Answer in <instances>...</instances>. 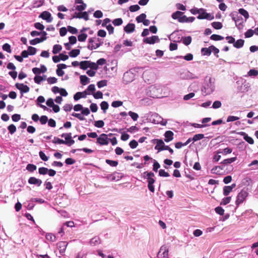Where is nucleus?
<instances>
[{
	"label": "nucleus",
	"mask_w": 258,
	"mask_h": 258,
	"mask_svg": "<svg viewBox=\"0 0 258 258\" xmlns=\"http://www.w3.org/2000/svg\"><path fill=\"white\" fill-rule=\"evenodd\" d=\"M201 52L203 55L209 56L211 54L210 47L209 48H203L201 50Z\"/></svg>",
	"instance_id": "30"
},
{
	"label": "nucleus",
	"mask_w": 258,
	"mask_h": 258,
	"mask_svg": "<svg viewBox=\"0 0 258 258\" xmlns=\"http://www.w3.org/2000/svg\"><path fill=\"white\" fill-rule=\"evenodd\" d=\"M211 39L214 41L221 40L224 39V37L221 35L217 34H213L210 37Z\"/></svg>",
	"instance_id": "32"
},
{
	"label": "nucleus",
	"mask_w": 258,
	"mask_h": 258,
	"mask_svg": "<svg viewBox=\"0 0 258 258\" xmlns=\"http://www.w3.org/2000/svg\"><path fill=\"white\" fill-rule=\"evenodd\" d=\"M67 245L68 243L66 241H60L57 243V246L60 253L62 254L65 252Z\"/></svg>",
	"instance_id": "10"
},
{
	"label": "nucleus",
	"mask_w": 258,
	"mask_h": 258,
	"mask_svg": "<svg viewBox=\"0 0 258 258\" xmlns=\"http://www.w3.org/2000/svg\"><path fill=\"white\" fill-rule=\"evenodd\" d=\"M174 133L171 131H167L164 134V141L166 142L171 141L173 139Z\"/></svg>",
	"instance_id": "12"
},
{
	"label": "nucleus",
	"mask_w": 258,
	"mask_h": 258,
	"mask_svg": "<svg viewBox=\"0 0 258 258\" xmlns=\"http://www.w3.org/2000/svg\"><path fill=\"white\" fill-rule=\"evenodd\" d=\"M36 168V166L32 164H28L26 167L27 170L31 172L35 170Z\"/></svg>",
	"instance_id": "41"
},
{
	"label": "nucleus",
	"mask_w": 258,
	"mask_h": 258,
	"mask_svg": "<svg viewBox=\"0 0 258 258\" xmlns=\"http://www.w3.org/2000/svg\"><path fill=\"white\" fill-rule=\"evenodd\" d=\"M159 176H162V177H168V176H169V174L168 172H166L163 169H160L159 171Z\"/></svg>",
	"instance_id": "59"
},
{
	"label": "nucleus",
	"mask_w": 258,
	"mask_h": 258,
	"mask_svg": "<svg viewBox=\"0 0 258 258\" xmlns=\"http://www.w3.org/2000/svg\"><path fill=\"white\" fill-rule=\"evenodd\" d=\"M87 34L86 33H82L78 35V40L80 42H84L87 38Z\"/></svg>",
	"instance_id": "42"
},
{
	"label": "nucleus",
	"mask_w": 258,
	"mask_h": 258,
	"mask_svg": "<svg viewBox=\"0 0 258 258\" xmlns=\"http://www.w3.org/2000/svg\"><path fill=\"white\" fill-rule=\"evenodd\" d=\"M48 169L46 167H40L38 169L39 173L42 175H45L47 173Z\"/></svg>",
	"instance_id": "49"
},
{
	"label": "nucleus",
	"mask_w": 258,
	"mask_h": 258,
	"mask_svg": "<svg viewBox=\"0 0 258 258\" xmlns=\"http://www.w3.org/2000/svg\"><path fill=\"white\" fill-rule=\"evenodd\" d=\"M212 26L215 29H220L222 28L223 25L221 22H214L212 23Z\"/></svg>",
	"instance_id": "35"
},
{
	"label": "nucleus",
	"mask_w": 258,
	"mask_h": 258,
	"mask_svg": "<svg viewBox=\"0 0 258 258\" xmlns=\"http://www.w3.org/2000/svg\"><path fill=\"white\" fill-rule=\"evenodd\" d=\"M97 142L100 145H107L109 143L108 135L105 134H101L97 138Z\"/></svg>",
	"instance_id": "4"
},
{
	"label": "nucleus",
	"mask_w": 258,
	"mask_h": 258,
	"mask_svg": "<svg viewBox=\"0 0 258 258\" xmlns=\"http://www.w3.org/2000/svg\"><path fill=\"white\" fill-rule=\"evenodd\" d=\"M204 138V135L202 134H196L195 135L193 138L192 141L194 142L197 141L198 140H201Z\"/></svg>",
	"instance_id": "43"
},
{
	"label": "nucleus",
	"mask_w": 258,
	"mask_h": 258,
	"mask_svg": "<svg viewBox=\"0 0 258 258\" xmlns=\"http://www.w3.org/2000/svg\"><path fill=\"white\" fill-rule=\"evenodd\" d=\"M183 14V12H181L180 11H176L172 14V18L175 20H178L179 18H180V17Z\"/></svg>",
	"instance_id": "33"
},
{
	"label": "nucleus",
	"mask_w": 258,
	"mask_h": 258,
	"mask_svg": "<svg viewBox=\"0 0 258 258\" xmlns=\"http://www.w3.org/2000/svg\"><path fill=\"white\" fill-rule=\"evenodd\" d=\"M53 143L54 144H65L66 142H64V140L62 139H60L58 138L54 137V140L52 141Z\"/></svg>",
	"instance_id": "47"
},
{
	"label": "nucleus",
	"mask_w": 258,
	"mask_h": 258,
	"mask_svg": "<svg viewBox=\"0 0 258 258\" xmlns=\"http://www.w3.org/2000/svg\"><path fill=\"white\" fill-rule=\"evenodd\" d=\"M28 51L29 55H34L36 52V49L32 46H29L28 48Z\"/></svg>",
	"instance_id": "58"
},
{
	"label": "nucleus",
	"mask_w": 258,
	"mask_h": 258,
	"mask_svg": "<svg viewBox=\"0 0 258 258\" xmlns=\"http://www.w3.org/2000/svg\"><path fill=\"white\" fill-rule=\"evenodd\" d=\"M64 142H66V143H65V145H67L70 146L75 143V141L72 139V134L71 133H66V140L64 141Z\"/></svg>",
	"instance_id": "13"
},
{
	"label": "nucleus",
	"mask_w": 258,
	"mask_h": 258,
	"mask_svg": "<svg viewBox=\"0 0 258 258\" xmlns=\"http://www.w3.org/2000/svg\"><path fill=\"white\" fill-rule=\"evenodd\" d=\"M83 94H86V91H84L83 92H78L76 93L74 96V100L77 101L81 98H85V95H83Z\"/></svg>",
	"instance_id": "19"
},
{
	"label": "nucleus",
	"mask_w": 258,
	"mask_h": 258,
	"mask_svg": "<svg viewBox=\"0 0 258 258\" xmlns=\"http://www.w3.org/2000/svg\"><path fill=\"white\" fill-rule=\"evenodd\" d=\"M236 157H232L224 160L221 163L224 164H228L234 162L236 160Z\"/></svg>",
	"instance_id": "31"
},
{
	"label": "nucleus",
	"mask_w": 258,
	"mask_h": 258,
	"mask_svg": "<svg viewBox=\"0 0 258 258\" xmlns=\"http://www.w3.org/2000/svg\"><path fill=\"white\" fill-rule=\"evenodd\" d=\"M248 196V192L244 190H242L237 195L236 200V205L238 207L240 204L242 203Z\"/></svg>",
	"instance_id": "3"
},
{
	"label": "nucleus",
	"mask_w": 258,
	"mask_h": 258,
	"mask_svg": "<svg viewBox=\"0 0 258 258\" xmlns=\"http://www.w3.org/2000/svg\"><path fill=\"white\" fill-rule=\"evenodd\" d=\"M39 156L40 158L44 161H46L48 160V157L46 156L45 153L42 151H40L39 153Z\"/></svg>",
	"instance_id": "60"
},
{
	"label": "nucleus",
	"mask_w": 258,
	"mask_h": 258,
	"mask_svg": "<svg viewBox=\"0 0 258 258\" xmlns=\"http://www.w3.org/2000/svg\"><path fill=\"white\" fill-rule=\"evenodd\" d=\"M105 162L107 164L112 167H116L118 164L117 161H113L109 159H106Z\"/></svg>",
	"instance_id": "36"
},
{
	"label": "nucleus",
	"mask_w": 258,
	"mask_h": 258,
	"mask_svg": "<svg viewBox=\"0 0 258 258\" xmlns=\"http://www.w3.org/2000/svg\"><path fill=\"white\" fill-rule=\"evenodd\" d=\"M34 27L37 29H38V30H43L45 27L43 25H42V24H41L40 23H39V22H37L36 23L34 24Z\"/></svg>",
	"instance_id": "61"
},
{
	"label": "nucleus",
	"mask_w": 258,
	"mask_h": 258,
	"mask_svg": "<svg viewBox=\"0 0 258 258\" xmlns=\"http://www.w3.org/2000/svg\"><path fill=\"white\" fill-rule=\"evenodd\" d=\"M254 31L252 29H249L244 33V35L246 38H249L252 37Z\"/></svg>",
	"instance_id": "54"
},
{
	"label": "nucleus",
	"mask_w": 258,
	"mask_h": 258,
	"mask_svg": "<svg viewBox=\"0 0 258 258\" xmlns=\"http://www.w3.org/2000/svg\"><path fill=\"white\" fill-rule=\"evenodd\" d=\"M43 20H46L47 22H50L52 21L51 16L49 12L47 11L43 12L40 15Z\"/></svg>",
	"instance_id": "11"
},
{
	"label": "nucleus",
	"mask_w": 258,
	"mask_h": 258,
	"mask_svg": "<svg viewBox=\"0 0 258 258\" xmlns=\"http://www.w3.org/2000/svg\"><path fill=\"white\" fill-rule=\"evenodd\" d=\"M135 29V25L133 23H129L124 28V30L127 33L133 32Z\"/></svg>",
	"instance_id": "15"
},
{
	"label": "nucleus",
	"mask_w": 258,
	"mask_h": 258,
	"mask_svg": "<svg viewBox=\"0 0 258 258\" xmlns=\"http://www.w3.org/2000/svg\"><path fill=\"white\" fill-rule=\"evenodd\" d=\"M93 95L95 99H101L103 98V94L100 91H98L96 93H93Z\"/></svg>",
	"instance_id": "55"
},
{
	"label": "nucleus",
	"mask_w": 258,
	"mask_h": 258,
	"mask_svg": "<svg viewBox=\"0 0 258 258\" xmlns=\"http://www.w3.org/2000/svg\"><path fill=\"white\" fill-rule=\"evenodd\" d=\"M43 80V78L40 76H36L34 78L35 83L37 84H40Z\"/></svg>",
	"instance_id": "63"
},
{
	"label": "nucleus",
	"mask_w": 258,
	"mask_h": 258,
	"mask_svg": "<svg viewBox=\"0 0 258 258\" xmlns=\"http://www.w3.org/2000/svg\"><path fill=\"white\" fill-rule=\"evenodd\" d=\"M104 125V122L103 120H100L96 121L94 123V125L97 127H102Z\"/></svg>",
	"instance_id": "56"
},
{
	"label": "nucleus",
	"mask_w": 258,
	"mask_h": 258,
	"mask_svg": "<svg viewBox=\"0 0 258 258\" xmlns=\"http://www.w3.org/2000/svg\"><path fill=\"white\" fill-rule=\"evenodd\" d=\"M107 80H103L100 81L97 83V86L98 88H102V87L107 86Z\"/></svg>",
	"instance_id": "48"
},
{
	"label": "nucleus",
	"mask_w": 258,
	"mask_h": 258,
	"mask_svg": "<svg viewBox=\"0 0 258 258\" xmlns=\"http://www.w3.org/2000/svg\"><path fill=\"white\" fill-rule=\"evenodd\" d=\"M231 200V197H228L222 199L221 205H226L230 202Z\"/></svg>",
	"instance_id": "51"
},
{
	"label": "nucleus",
	"mask_w": 258,
	"mask_h": 258,
	"mask_svg": "<svg viewBox=\"0 0 258 258\" xmlns=\"http://www.w3.org/2000/svg\"><path fill=\"white\" fill-rule=\"evenodd\" d=\"M128 115L132 117V118L134 121H136L139 118V115L137 113L132 112L131 111L128 112Z\"/></svg>",
	"instance_id": "46"
},
{
	"label": "nucleus",
	"mask_w": 258,
	"mask_h": 258,
	"mask_svg": "<svg viewBox=\"0 0 258 258\" xmlns=\"http://www.w3.org/2000/svg\"><path fill=\"white\" fill-rule=\"evenodd\" d=\"M42 68L44 69V70H40V68H34L32 69V72L35 75H39L41 73H45L46 72L47 69L44 65H42Z\"/></svg>",
	"instance_id": "18"
},
{
	"label": "nucleus",
	"mask_w": 258,
	"mask_h": 258,
	"mask_svg": "<svg viewBox=\"0 0 258 258\" xmlns=\"http://www.w3.org/2000/svg\"><path fill=\"white\" fill-rule=\"evenodd\" d=\"M223 170V168L221 167L220 166H215L212 169V172L214 174H219L220 171Z\"/></svg>",
	"instance_id": "28"
},
{
	"label": "nucleus",
	"mask_w": 258,
	"mask_h": 258,
	"mask_svg": "<svg viewBox=\"0 0 258 258\" xmlns=\"http://www.w3.org/2000/svg\"><path fill=\"white\" fill-rule=\"evenodd\" d=\"M73 18H77L79 19L83 18L86 21L89 20V16L87 12H80L78 13L76 16H74Z\"/></svg>",
	"instance_id": "16"
},
{
	"label": "nucleus",
	"mask_w": 258,
	"mask_h": 258,
	"mask_svg": "<svg viewBox=\"0 0 258 258\" xmlns=\"http://www.w3.org/2000/svg\"><path fill=\"white\" fill-rule=\"evenodd\" d=\"M62 47L60 45L55 44L53 46L52 52L53 54H57L60 51Z\"/></svg>",
	"instance_id": "26"
},
{
	"label": "nucleus",
	"mask_w": 258,
	"mask_h": 258,
	"mask_svg": "<svg viewBox=\"0 0 258 258\" xmlns=\"http://www.w3.org/2000/svg\"><path fill=\"white\" fill-rule=\"evenodd\" d=\"M15 86L22 93H27L30 90V88L27 85H24V84L16 83Z\"/></svg>",
	"instance_id": "9"
},
{
	"label": "nucleus",
	"mask_w": 258,
	"mask_h": 258,
	"mask_svg": "<svg viewBox=\"0 0 258 258\" xmlns=\"http://www.w3.org/2000/svg\"><path fill=\"white\" fill-rule=\"evenodd\" d=\"M232 152V150L229 148H226L223 150L222 151H218L217 153H222L223 155H227L228 154H230Z\"/></svg>",
	"instance_id": "37"
},
{
	"label": "nucleus",
	"mask_w": 258,
	"mask_h": 258,
	"mask_svg": "<svg viewBox=\"0 0 258 258\" xmlns=\"http://www.w3.org/2000/svg\"><path fill=\"white\" fill-rule=\"evenodd\" d=\"M144 174L146 175L148 179V187L149 189L152 192H154L155 189L153 184L155 182V180L153 178L154 176V173L152 172L145 171L144 172Z\"/></svg>",
	"instance_id": "1"
},
{
	"label": "nucleus",
	"mask_w": 258,
	"mask_h": 258,
	"mask_svg": "<svg viewBox=\"0 0 258 258\" xmlns=\"http://www.w3.org/2000/svg\"><path fill=\"white\" fill-rule=\"evenodd\" d=\"M146 18V14L144 13H142L136 18V21H137L138 23H141L144 21Z\"/></svg>",
	"instance_id": "34"
},
{
	"label": "nucleus",
	"mask_w": 258,
	"mask_h": 258,
	"mask_svg": "<svg viewBox=\"0 0 258 258\" xmlns=\"http://www.w3.org/2000/svg\"><path fill=\"white\" fill-rule=\"evenodd\" d=\"M168 255V248L167 246L163 245L160 247V250L158 253L157 256L162 257H165Z\"/></svg>",
	"instance_id": "8"
},
{
	"label": "nucleus",
	"mask_w": 258,
	"mask_h": 258,
	"mask_svg": "<svg viewBox=\"0 0 258 258\" xmlns=\"http://www.w3.org/2000/svg\"><path fill=\"white\" fill-rule=\"evenodd\" d=\"M90 243L92 245H98L101 243V240L99 237L95 236L91 239Z\"/></svg>",
	"instance_id": "22"
},
{
	"label": "nucleus",
	"mask_w": 258,
	"mask_h": 258,
	"mask_svg": "<svg viewBox=\"0 0 258 258\" xmlns=\"http://www.w3.org/2000/svg\"><path fill=\"white\" fill-rule=\"evenodd\" d=\"M99 38H90L89 39V44L88 46V49L92 50L100 47L102 43L99 42Z\"/></svg>",
	"instance_id": "2"
},
{
	"label": "nucleus",
	"mask_w": 258,
	"mask_h": 258,
	"mask_svg": "<svg viewBox=\"0 0 258 258\" xmlns=\"http://www.w3.org/2000/svg\"><path fill=\"white\" fill-rule=\"evenodd\" d=\"M140 7L138 5H132L130 7L129 10L132 12H134L140 10Z\"/></svg>",
	"instance_id": "53"
},
{
	"label": "nucleus",
	"mask_w": 258,
	"mask_h": 258,
	"mask_svg": "<svg viewBox=\"0 0 258 258\" xmlns=\"http://www.w3.org/2000/svg\"><path fill=\"white\" fill-rule=\"evenodd\" d=\"M232 190V187L230 186H225L223 188V195L225 196H227Z\"/></svg>",
	"instance_id": "25"
},
{
	"label": "nucleus",
	"mask_w": 258,
	"mask_h": 258,
	"mask_svg": "<svg viewBox=\"0 0 258 258\" xmlns=\"http://www.w3.org/2000/svg\"><path fill=\"white\" fill-rule=\"evenodd\" d=\"M244 43V40L243 39H238L236 42H234L233 44L234 47L237 48H240L242 47Z\"/></svg>",
	"instance_id": "21"
},
{
	"label": "nucleus",
	"mask_w": 258,
	"mask_h": 258,
	"mask_svg": "<svg viewBox=\"0 0 258 258\" xmlns=\"http://www.w3.org/2000/svg\"><path fill=\"white\" fill-rule=\"evenodd\" d=\"M89 64H90V61H88V60L82 61L80 62V68L83 70H85L88 68H89V66H90Z\"/></svg>",
	"instance_id": "20"
},
{
	"label": "nucleus",
	"mask_w": 258,
	"mask_h": 258,
	"mask_svg": "<svg viewBox=\"0 0 258 258\" xmlns=\"http://www.w3.org/2000/svg\"><path fill=\"white\" fill-rule=\"evenodd\" d=\"M86 7H87L86 4H81V5L77 6V7H76V9L79 12H82V11L85 10Z\"/></svg>",
	"instance_id": "52"
},
{
	"label": "nucleus",
	"mask_w": 258,
	"mask_h": 258,
	"mask_svg": "<svg viewBox=\"0 0 258 258\" xmlns=\"http://www.w3.org/2000/svg\"><path fill=\"white\" fill-rule=\"evenodd\" d=\"M43 38H36L34 39H32L30 41V43L31 45H36V44L37 43H40V42H42L43 41Z\"/></svg>",
	"instance_id": "27"
},
{
	"label": "nucleus",
	"mask_w": 258,
	"mask_h": 258,
	"mask_svg": "<svg viewBox=\"0 0 258 258\" xmlns=\"http://www.w3.org/2000/svg\"><path fill=\"white\" fill-rule=\"evenodd\" d=\"M46 238L47 239V240L52 242L55 241L56 240V237L55 235H54L52 233L46 234Z\"/></svg>",
	"instance_id": "40"
},
{
	"label": "nucleus",
	"mask_w": 258,
	"mask_h": 258,
	"mask_svg": "<svg viewBox=\"0 0 258 258\" xmlns=\"http://www.w3.org/2000/svg\"><path fill=\"white\" fill-rule=\"evenodd\" d=\"M101 109L103 110L104 113L106 112V110L108 108V104L106 101H102L100 104Z\"/></svg>",
	"instance_id": "38"
},
{
	"label": "nucleus",
	"mask_w": 258,
	"mask_h": 258,
	"mask_svg": "<svg viewBox=\"0 0 258 258\" xmlns=\"http://www.w3.org/2000/svg\"><path fill=\"white\" fill-rule=\"evenodd\" d=\"M198 19H207L212 20L214 19V17L213 15L206 12V10L204 9V11H201V13L197 17Z\"/></svg>",
	"instance_id": "5"
},
{
	"label": "nucleus",
	"mask_w": 258,
	"mask_h": 258,
	"mask_svg": "<svg viewBox=\"0 0 258 258\" xmlns=\"http://www.w3.org/2000/svg\"><path fill=\"white\" fill-rule=\"evenodd\" d=\"M154 141H156L157 145L155 147V149L158 151V152L164 150L165 144L161 139H155Z\"/></svg>",
	"instance_id": "7"
},
{
	"label": "nucleus",
	"mask_w": 258,
	"mask_h": 258,
	"mask_svg": "<svg viewBox=\"0 0 258 258\" xmlns=\"http://www.w3.org/2000/svg\"><path fill=\"white\" fill-rule=\"evenodd\" d=\"M123 23L122 20L121 18H117L112 21V23L114 26H120Z\"/></svg>",
	"instance_id": "45"
},
{
	"label": "nucleus",
	"mask_w": 258,
	"mask_h": 258,
	"mask_svg": "<svg viewBox=\"0 0 258 258\" xmlns=\"http://www.w3.org/2000/svg\"><path fill=\"white\" fill-rule=\"evenodd\" d=\"M239 134L243 137V139L249 144H254V141L253 139L248 136L247 134H246L244 132H240L239 133Z\"/></svg>",
	"instance_id": "17"
},
{
	"label": "nucleus",
	"mask_w": 258,
	"mask_h": 258,
	"mask_svg": "<svg viewBox=\"0 0 258 258\" xmlns=\"http://www.w3.org/2000/svg\"><path fill=\"white\" fill-rule=\"evenodd\" d=\"M191 37L190 36L185 37L183 38L182 42L185 45H188L191 42Z\"/></svg>",
	"instance_id": "39"
},
{
	"label": "nucleus",
	"mask_w": 258,
	"mask_h": 258,
	"mask_svg": "<svg viewBox=\"0 0 258 258\" xmlns=\"http://www.w3.org/2000/svg\"><path fill=\"white\" fill-rule=\"evenodd\" d=\"M89 79L85 75H82L80 76V81L83 85H85L89 83Z\"/></svg>",
	"instance_id": "24"
},
{
	"label": "nucleus",
	"mask_w": 258,
	"mask_h": 258,
	"mask_svg": "<svg viewBox=\"0 0 258 258\" xmlns=\"http://www.w3.org/2000/svg\"><path fill=\"white\" fill-rule=\"evenodd\" d=\"M129 145L132 149H135L137 147L138 143L135 140H133L130 142Z\"/></svg>",
	"instance_id": "57"
},
{
	"label": "nucleus",
	"mask_w": 258,
	"mask_h": 258,
	"mask_svg": "<svg viewBox=\"0 0 258 258\" xmlns=\"http://www.w3.org/2000/svg\"><path fill=\"white\" fill-rule=\"evenodd\" d=\"M239 11V13L242 15V16H244V17L247 19L249 18V14H248V13L247 12V11H246L245 10H244V9L243 8H240V9H239L238 10Z\"/></svg>",
	"instance_id": "29"
},
{
	"label": "nucleus",
	"mask_w": 258,
	"mask_h": 258,
	"mask_svg": "<svg viewBox=\"0 0 258 258\" xmlns=\"http://www.w3.org/2000/svg\"><path fill=\"white\" fill-rule=\"evenodd\" d=\"M3 49L4 50L9 52V53H11V46L8 43H5L3 45Z\"/></svg>",
	"instance_id": "50"
},
{
	"label": "nucleus",
	"mask_w": 258,
	"mask_h": 258,
	"mask_svg": "<svg viewBox=\"0 0 258 258\" xmlns=\"http://www.w3.org/2000/svg\"><path fill=\"white\" fill-rule=\"evenodd\" d=\"M159 39L158 36H152V37H147L144 38L143 42L145 43L153 44L156 42L159 41Z\"/></svg>",
	"instance_id": "6"
},
{
	"label": "nucleus",
	"mask_w": 258,
	"mask_h": 258,
	"mask_svg": "<svg viewBox=\"0 0 258 258\" xmlns=\"http://www.w3.org/2000/svg\"><path fill=\"white\" fill-rule=\"evenodd\" d=\"M80 53V50L78 49H74L69 52V54L72 57H77Z\"/></svg>",
	"instance_id": "23"
},
{
	"label": "nucleus",
	"mask_w": 258,
	"mask_h": 258,
	"mask_svg": "<svg viewBox=\"0 0 258 258\" xmlns=\"http://www.w3.org/2000/svg\"><path fill=\"white\" fill-rule=\"evenodd\" d=\"M216 212L220 215H223L224 213V209L221 207H218L215 208Z\"/></svg>",
	"instance_id": "62"
},
{
	"label": "nucleus",
	"mask_w": 258,
	"mask_h": 258,
	"mask_svg": "<svg viewBox=\"0 0 258 258\" xmlns=\"http://www.w3.org/2000/svg\"><path fill=\"white\" fill-rule=\"evenodd\" d=\"M8 129L11 134H13L16 131V127L13 124H11L10 125H9L8 127Z\"/></svg>",
	"instance_id": "44"
},
{
	"label": "nucleus",
	"mask_w": 258,
	"mask_h": 258,
	"mask_svg": "<svg viewBox=\"0 0 258 258\" xmlns=\"http://www.w3.org/2000/svg\"><path fill=\"white\" fill-rule=\"evenodd\" d=\"M41 180L34 177H31L28 179V183L31 184H35L39 186L42 183Z\"/></svg>",
	"instance_id": "14"
},
{
	"label": "nucleus",
	"mask_w": 258,
	"mask_h": 258,
	"mask_svg": "<svg viewBox=\"0 0 258 258\" xmlns=\"http://www.w3.org/2000/svg\"><path fill=\"white\" fill-rule=\"evenodd\" d=\"M48 121V117L46 115H42L40 118V122L42 124H45Z\"/></svg>",
	"instance_id": "64"
}]
</instances>
